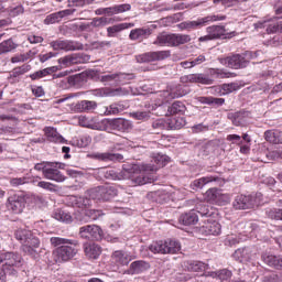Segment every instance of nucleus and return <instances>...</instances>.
Listing matches in <instances>:
<instances>
[{"label": "nucleus", "instance_id": "obj_5", "mask_svg": "<svg viewBox=\"0 0 282 282\" xmlns=\"http://www.w3.org/2000/svg\"><path fill=\"white\" fill-rule=\"evenodd\" d=\"M226 15H207L205 18H199L195 21L183 22L178 26L181 30H195L197 28H204L208 23H215V21H225Z\"/></svg>", "mask_w": 282, "mask_h": 282}, {"label": "nucleus", "instance_id": "obj_25", "mask_svg": "<svg viewBox=\"0 0 282 282\" xmlns=\"http://www.w3.org/2000/svg\"><path fill=\"white\" fill-rule=\"evenodd\" d=\"M178 221L183 224V226H194V224L199 221V216H197V212L191 210L189 213L181 215Z\"/></svg>", "mask_w": 282, "mask_h": 282}, {"label": "nucleus", "instance_id": "obj_41", "mask_svg": "<svg viewBox=\"0 0 282 282\" xmlns=\"http://www.w3.org/2000/svg\"><path fill=\"white\" fill-rule=\"evenodd\" d=\"M153 162L156 164H150L151 166H154L158 171V169H162V166H166L169 164V162H171V158H169L165 154H156L153 158Z\"/></svg>", "mask_w": 282, "mask_h": 282}, {"label": "nucleus", "instance_id": "obj_59", "mask_svg": "<svg viewBox=\"0 0 282 282\" xmlns=\"http://www.w3.org/2000/svg\"><path fill=\"white\" fill-rule=\"evenodd\" d=\"M135 76L133 74L118 73L117 74V83L124 85L129 80H133Z\"/></svg>", "mask_w": 282, "mask_h": 282}, {"label": "nucleus", "instance_id": "obj_64", "mask_svg": "<svg viewBox=\"0 0 282 282\" xmlns=\"http://www.w3.org/2000/svg\"><path fill=\"white\" fill-rule=\"evenodd\" d=\"M37 186L40 188H44V191H50L51 193H54L56 191V185L45 181H40L37 183Z\"/></svg>", "mask_w": 282, "mask_h": 282}, {"label": "nucleus", "instance_id": "obj_38", "mask_svg": "<svg viewBox=\"0 0 282 282\" xmlns=\"http://www.w3.org/2000/svg\"><path fill=\"white\" fill-rule=\"evenodd\" d=\"M147 36H151V29H135L130 32L131 41L147 39Z\"/></svg>", "mask_w": 282, "mask_h": 282}, {"label": "nucleus", "instance_id": "obj_52", "mask_svg": "<svg viewBox=\"0 0 282 282\" xmlns=\"http://www.w3.org/2000/svg\"><path fill=\"white\" fill-rule=\"evenodd\" d=\"M109 23H111V19L107 17H101V18L93 19V21L90 22V25L93 28H105V25H109Z\"/></svg>", "mask_w": 282, "mask_h": 282}, {"label": "nucleus", "instance_id": "obj_6", "mask_svg": "<svg viewBox=\"0 0 282 282\" xmlns=\"http://www.w3.org/2000/svg\"><path fill=\"white\" fill-rule=\"evenodd\" d=\"M105 232L98 225H86L79 228V237L88 241H100Z\"/></svg>", "mask_w": 282, "mask_h": 282}, {"label": "nucleus", "instance_id": "obj_51", "mask_svg": "<svg viewBox=\"0 0 282 282\" xmlns=\"http://www.w3.org/2000/svg\"><path fill=\"white\" fill-rule=\"evenodd\" d=\"M59 65H63V67H72V65H76V57L74 54L66 55L57 61Z\"/></svg>", "mask_w": 282, "mask_h": 282}, {"label": "nucleus", "instance_id": "obj_48", "mask_svg": "<svg viewBox=\"0 0 282 282\" xmlns=\"http://www.w3.org/2000/svg\"><path fill=\"white\" fill-rule=\"evenodd\" d=\"M189 83H202V85H210L213 82L203 74H189Z\"/></svg>", "mask_w": 282, "mask_h": 282}, {"label": "nucleus", "instance_id": "obj_44", "mask_svg": "<svg viewBox=\"0 0 282 282\" xmlns=\"http://www.w3.org/2000/svg\"><path fill=\"white\" fill-rule=\"evenodd\" d=\"M104 185L102 186H97L94 188H90L87 192L88 197H90V199H101L104 202Z\"/></svg>", "mask_w": 282, "mask_h": 282}, {"label": "nucleus", "instance_id": "obj_55", "mask_svg": "<svg viewBox=\"0 0 282 282\" xmlns=\"http://www.w3.org/2000/svg\"><path fill=\"white\" fill-rule=\"evenodd\" d=\"M120 111H123L122 106L119 104H111L110 106L106 107L105 115L106 116H118Z\"/></svg>", "mask_w": 282, "mask_h": 282}, {"label": "nucleus", "instance_id": "obj_39", "mask_svg": "<svg viewBox=\"0 0 282 282\" xmlns=\"http://www.w3.org/2000/svg\"><path fill=\"white\" fill-rule=\"evenodd\" d=\"M263 204V194L257 192L249 196L248 208H259Z\"/></svg>", "mask_w": 282, "mask_h": 282}, {"label": "nucleus", "instance_id": "obj_2", "mask_svg": "<svg viewBox=\"0 0 282 282\" xmlns=\"http://www.w3.org/2000/svg\"><path fill=\"white\" fill-rule=\"evenodd\" d=\"M15 239L22 243V250L25 254L33 257V259H39L36 248L41 246V240H39L31 230L18 229L15 231Z\"/></svg>", "mask_w": 282, "mask_h": 282}, {"label": "nucleus", "instance_id": "obj_18", "mask_svg": "<svg viewBox=\"0 0 282 282\" xmlns=\"http://www.w3.org/2000/svg\"><path fill=\"white\" fill-rule=\"evenodd\" d=\"M78 123L80 127H86V129H93L94 131H104L105 126H102V121H98L94 118H87L85 116H80L78 118Z\"/></svg>", "mask_w": 282, "mask_h": 282}, {"label": "nucleus", "instance_id": "obj_29", "mask_svg": "<svg viewBox=\"0 0 282 282\" xmlns=\"http://www.w3.org/2000/svg\"><path fill=\"white\" fill-rule=\"evenodd\" d=\"M227 118L229 120H231L232 124H235V127H243V124H246V118L247 115L246 112H229Z\"/></svg>", "mask_w": 282, "mask_h": 282}, {"label": "nucleus", "instance_id": "obj_27", "mask_svg": "<svg viewBox=\"0 0 282 282\" xmlns=\"http://www.w3.org/2000/svg\"><path fill=\"white\" fill-rule=\"evenodd\" d=\"M44 132L50 142H55L59 144H63V142H65V138H63V135H61L58 131H56V129L52 127L45 128Z\"/></svg>", "mask_w": 282, "mask_h": 282}, {"label": "nucleus", "instance_id": "obj_62", "mask_svg": "<svg viewBox=\"0 0 282 282\" xmlns=\"http://www.w3.org/2000/svg\"><path fill=\"white\" fill-rule=\"evenodd\" d=\"M122 175V172L116 173V171L113 170H107L104 172V176L106 177V180H124V178H120Z\"/></svg>", "mask_w": 282, "mask_h": 282}, {"label": "nucleus", "instance_id": "obj_9", "mask_svg": "<svg viewBox=\"0 0 282 282\" xmlns=\"http://www.w3.org/2000/svg\"><path fill=\"white\" fill-rule=\"evenodd\" d=\"M129 10H131V4L129 3L116 4L113 7L99 8L95 11V14L97 17H113V14H122V12H129Z\"/></svg>", "mask_w": 282, "mask_h": 282}, {"label": "nucleus", "instance_id": "obj_42", "mask_svg": "<svg viewBox=\"0 0 282 282\" xmlns=\"http://www.w3.org/2000/svg\"><path fill=\"white\" fill-rule=\"evenodd\" d=\"M54 219L64 221V224H72V215L63 209H56L53 214Z\"/></svg>", "mask_w": 282, "mask_h": 282}, {"label": "nucleus", "instance_id": "obj_49", "mask_svg": "<svg viewBox=\"0 0 282 282\" xmlns=\"http://www.w3.org/2000/svg\"><path fill=\"white\" fill-rule=\"evenodd\" d=\"M212 75L216 78H235L237 76L235 73H230L219 68L212 69Z\"/></svg>", "mask_w": 282, "mask_h": 282}, {"label": "nucleus", "instance_id": "obj_21", "mask_svg": "<svg viewBox=\"0 0 282 282\" xmlns=\"http://www.w3.org/2000/svg\"><path fill=\"white\" fill-rule=\"evenodd\" d=\"M151 265L144 260H137L130 264L129 274H142L147 272Z\"/></svg>", "mask_w": 282, "mask_h": 282}, {"label": "nucleus", "instance_id": "obj_35", "mask_svg": "<svg viewBox=\"0 0 282 282\" xmlns=\"http://www.w3.org/2000/svg\"><path fill=\"white\" fill-rule=\"evenodd\" d=\"M165 246L167 254H177L182 250V245L175 239L165 240Z\"/></svg>", "mask_w": 282, "mask_h": 282}, {"label": "nucleus", "instance_id": "obj_1", "mask_svg": "<svg viewBox=\"0 0 282 282\" xmlns=\"http://www.w3.org/2000/svg\"><path fill=\"white\" fill-rule=\"evenodd\" d=\"M158 167L151 164H123L120 180H130L134 186H144L155 182Z\"/></svg>", "mask_w": 282, "mask_h": 282}, {"label": "nucleus", "instance_id": "obj_23", "mask_svg": "<svg viewBox=\"0 0 282 282\" xmlns=\"http://www.w3.org/2000/svg\"><path fill=\"white\" fill-rule=\"evenodd\" d=\"M204 232L206 235H220L221 234V225L217 220L207 219L205 225L203 226Z\"/></svg>", "mask_w": 282, "mask_h": 282}, {"label": "nucleus", "instance_id": "obj_13", "mask_svg": "<svg viewBox=\"0 0 282 282\" xmlns=\"http://www.w3.org/2000/svg\"><path fill=\"white\" fill-rule=\"evenodd\" d=\"M51 167L44 170V177L46 180H52L53 182H65V175L58 171L61 169V163H48ZM58 166V169H56Z\"/></svg>", "mask_w": 282, "mask_h": 282}, {"label": "nucleus", "instance_id": "obj_37", "mask_svg": "<svg viewBox=\"0 0 282 282\" xmlns=\"http://www.w3.org/2000/svg\"><path fill=\"white\" fill-rule=\"evenodd\" d=\"M239 84L231 83V84H223L217 88V91L220 94V96H228V94H232V91H238Z\"/></svg>", "mask_w": 282, "mask_h": 282}, {"label": "nucleus", "instance_id": "obj_32", "mask_svg": "<svg viewBox=\"0 0 282 282\" xmlns=\"http://www.w3.org/2000/svg\"><path fill=\"white\" fill-rule=\"evenodd\" d=\"M149 250L153 252V254H167L166 252V240L154 241L149 246Z\"/></svg>", "mask_w": 282, "mask_h": 282}, {"label": "nucleus", "instance_id": "obj_30", "mask_svg": "<svg viewBox=\"0 0 282 282\" xmlns=\"http://www.w3.org/2000/svg\"><path fill=\"white\" fill-rule=\"evenodd\" d=\"M19 47V44L15 43L14 40L9 39L6 41H2L0 43V56L3 54H9V52H14Z\"/></svg>", "mask_w": 282, "mask_h": 282}, {"label": "nucleus", "instance_id": "obj_58", "mask_svg": "<svg viewBox=\"0 0 282 282\" xmlns=\"http://www.w3.org/2000/svg\"><path fill=\"white\" fill-rule=\"evenodd\" d=\"M131 118L134 120H149L151 118L150 111H134L130 113Z\"/></svg>", "mask_w": 282, "mask_h": 282}, {"label": "nucleus", "instance_id": "obj_60", "mask_svg": "<svg viewBox=\"0 0 282 282\" xmlns=\"http://www.w3.org/2000/svg\"><path fill=\"white\" fill-rule=\"evenodd\" d=\"M85 215H86V217H88V218L91 219L93 221H96V219H100V217H102V210H98V209H86V210H85Z\"/></svg>", "mask_w": 282, "mask_h": 282}, {"label": "nucleus", "instance_id": "obj_61", "mask_svg": "<svg viewBox=\"0 0 282 282\" xmlns=\"http://www.w3.org/2000/svg\"><path fill=\"white\" fill-rule=\"evenodd\" d=\"M75 55V64H83V63H89V61H91V56H89L88 54L85 53H77L74 54Z\"/></svg>", "mask_w": 282, "mask_h": 282}, {"label": "nucleus", "instance_id": "obj_14", "mask_svg": "<svg viewBox=\"0 0 282 282\" xmlns=\"http://www.w3.org/2000/svg\"><path fill=\"white\" fill-rule=\"evenodd\" d=\"M205 197L207 202H212L213 204H226L230 199L228 195L221 193V191L217 188H209L206 192Z\"/></svg>", "mask_w": 282, "mask_h": 282}, {"label": "nucleus", "instance_id": "obj_45", "mask_svg": "<svg viewBox=\"0 0 282 282\" xmlns=\"http://www.w3.org/2000/svg\"><path fill=\"white\" fill-rule=\"evenodd\" d=\"M118 195V189L111 185H104V202H109Z\"/></svg>", "mask_w": 282, "mask_h": 282}, {"label": "nucleus", "instance_id": "obj_54", "mask_svg": "<svg viewBox=\"0 0 282 282\" xmlns=\"http://www.w3.org/2000/svg\"><path fill=\"white\" fill-rule=\"evenodd\" d=\"M32 56H34V53L32 51H29L28 53L11 57V63H25V61H30Z\"/></svg>", "mask_w": 282, "mask_h": 282}, {"label": "nucleus", "instance_id": "obj_28", "mask_svg": "<svg viewBox=\"0 0 282 282\" xmlns=\"http://www.w3.org/2000/svg\"><path fill=\"white\" fill-rule=\"evenodd\" d=\"M264 140L270 144H282V133L276 130H267L264 132Z\"/></svg>", "mask_w": 282, "mask_h": 282}, {"label": "nucleus", "instance_id": "obj_7", "mask_svg": "<svg viewBox=\"0 0 282 282\" xmlns=\"http://www.w3.org/2000/svg\"><path fill=\"white\" fill-rule=\"evenodd\" d=\"M76 252H78L76 248L72 247L70 245H64L56 248L53 251V254L56 263H65V261L74 259V257H76Z\"/></svg>", "mask_w": 282, "mask_h": 282}, {"label": "nucleus", "instance_id": "obj_31", "mask_svg": "<svg viewBox=\"0 0 282 282\" xmlns=\"http://www.w3.org/2000/svg\"><path fill=\"white\" fill-rule=\"evenodd\" d=\"M264 263L274 268L275 270H282V257L281 256H265L263 258Z\"/></svg>", "mask_w": 282, "mask_h": 282}, {"label": "nucleus", "instance_id": "obj_10", "mask_svg": "<svg viewBox=\"0 0 282 282\" xmlns=\"http://www.w3.org/2000/svg\"><path fill=\"white\" fill-rule=\"evenodd\" d=\"M53 50H64V52H76V50H83V44L79 42L68 40H57L50 43Z\"/></svg>", "mask_w": 282, "mask_h": 282}, {"label": "nucleus", "instance_id": "obj_24", "mask_svg": "<svg viewBox=\"0 0 282 282\" xmlns=\"http://www.w3.org/2000/svg\"><path fill=\"white\" fill-rule=\"evenodd\" d=\"M95 158L101 162H122V160H124L122 154L109 152L97 153L95 154Z\"/></svg>", "mask_w": 282, "mask_h": 282}, {"label": "nucleus", "instance_id": "obj_16", "mask_svg": "<svg viewBox=\"0 0 282 282\" xmlns=\"http://www.w3.org/2000/svg\"><path fill=\"white\" fill-rule=\"evenodd\" d=\"M74 12H76V9H65V10L52 13L44 19V23L45 25H53V23H59V21H63L65 17H72Z\"/></svg>", "mask_w": 282, "mask_h": 282}, {"label": "nucleus", "instance_id": "obj_20", "mask_svg": "<svg viewBox=\"0 0 282 282\" xmlns=\"http://www.w3.org/2000/svg\"><path fill=\"white\" fill-rule=\"evenodd\" d=\"M213 182L220 183L221 178L219 176H213V175L204 176V177H200V178H197V180L193 181L191 183V188L193 191H198V188H202L203 186H206V184H210Z\"/></svg>", "mask_w": 282, "mask_h": 282}, {"label": "nucleus", "instance_id": "obj_63", "mask_svg": "<svg viewBox=\"0 0 282 282\" xmlns=\"http://www.w3.org/2000/svg\"><path fill=\"white\" fill-rule=\"evenodd\" d=\"M45 76H50V72L47 70V68H44L42 70H37V72L31 74L30 78L32 80H39L41 78H45Z\"/></svg>", "mask_w": 282, "mask_h": 282}, {"label": "nucleus", "instance_id": "obj_19", "mask_svg": "<svg viewBox=\"0 0 282 282\" xmlns=\"http://www.w3.org/2000/svg\"><path fill=\"white\" fill-rule=\"evenodd\" d=\"M110 127L115 131H121L122 133H124V131H131V129H133V124L131 123V121L122 118L112 119L110 121Z\"/></svg>", "mask_w": 282, "mask_h": 282}, {"label": "nucleus", "instance_id": "obj_50", "mask_svg": "<svg viewBox=\"0 0 282 282\" xmlns=\"http://www.w3.org/2000/svg\"><path fill=\"white\" fill-rule=\"evenodd\" d=\"M234 259L237 261H240V263H243L245 261H248V248H239L234 253Z\"/></svg>", "mask_w": 282, "mask_h": 282}, {"label": "nucleus", "instance_id": "obj_17", "mask_svg": "<svg viewBox=\"0 0 282 282\" xmlns=\"http://www.w3.org/2000/svg\"><path fill=\"white\" fill-rule=\"evenodd\" d=\"M111 261L115 265L124 267L133 261V257L124 250H117L111 254Z\"/></svg>", "mask_w": 282, "mask_h": 282}, {"label": "nucleus", "instance_id": "obj_15", "mask_svg": "<svg viewBox=\"0 0 282 282\" xmlns=\"http://www.w3.org/2000/svg\"><path fill=\"white\" fill-rule=\"evenodd\" d=\"M253 26L256 28V30H259V28L265 29L267 34H274L276 32H281V24L280 22H276V19L263 20L254 23Z\"/></svg>", "mask_w": 282, "mask_h": 282}, {"label": "nucleus", "instance_id": "obj_26", "mask_svg": "<svg viewBox=\"0 0 282 282\" xmlns=\"http://www.w3.org/2000/svg\"><path fill=\"white\" fill-rule=\"evenodd\" d=\"M183 268L187 272H202V270H206V264L197 260H187L183 262Z\"/></svg>", "mask_w": 282, "mask_h": 282}, {"label": "nucleus", "instance_id": "obj_36", "mask_svg": "<svg viewBox=\"0 0 282 282\" xmlns=\"http://www.w3.org/2000/svg\"><path fill=\"white\" fill-rule=\"evenodd\" d=\"M207 34H209L213 40L221 39V36H226V29L219 25L208 26Z\"/></svg>", "mask_w": 282, "mask_h": 282}, {"label": "nucleus", "instance_id": "obj_22", "mask_svg": "<svg viewBox=\"0 0 282 282\" xmlns=\"http://www.w3.org/2000/svg\"><path fill=\"white\" fill-rule=\"evenodd\" d=\"M84 252L88 259H98L102 252V249L96 243H85Z\"/></svg>", "mask_w": 282, "mask_h": 282}, {"label": "nucleus", "instance_id": "obj_34", "mask_svg": "<svg viewBox=\"0 0 282 282\" xmlns=\"http://www.w3.org/2000/svg\"><path fill=\"white\" fill-rule=\"evenodd\" d=\"M96 107H98V104H96V101L89 100H82L76 105V109L77 111H79V113H83L85 111H94Z\"/></svg>", "mask_w": 282, "mask_h": 282}, {"label": "nucleus", "instance_id": "obj_43", "mask_svg": "<svg viewBox=\"0 0 282 282\" xmlns=\"http://www.w3.org/2000/svg\"><path fill=\"white\" fill-rule=\"evenodd\" d=\"M234 208L236 210H246L248 208V196L238 195L234 202Z\"/></svg>", "mask_w": 282, "mask_h": 282}, {"label": "nucleus", "instance_id": "obj_40", "mask_svg": "<svg viewBox=\"0 0 282 282\" xmlns=\"http://www.w3.org/2000/svg\"><path fill=\"white\" fill-rule=\"evenodd\" d=\"M50 243L53 248H58V246L61 248V246H67V245L76 246L77 242L74 240H69L61 237H51Z\"/></svg>", "mask_w": 282, "mask_h": 282}, {"label": "nucleus", "instance_id": "obj_3", "mask_svg": "<svg viewBox=\"0 0 282 282\" xmlns=\"http://www.w3.org/2000/svg\"><path fill=\"white\" fill-rule=\"evenodd\" d=\"M186 43H191V35L176 33H161L154 41V45H160L161 47H180V45H186Z\"/></svg>", "mask_w": 282, "mask_h": 282}, {"label": "nucleus", "instance_id": "obj_56", "mask_svg": "<svg viewBox=\"0 0 282 282\" xmlns=\"http://www.w3.org/2000/svg\"><path fill=\"white\" fill-rule=\"evenodd\" d=\"M184 111H186V106L182 101H175L169 108L170 113H184Z\"/></svg>", "mask_w": 282, "mask_h": 282}, {"label": "nucleus", "instance_id": "obj_57", "mask_svg": "<svg viewBox=\"0 0 282 282\" xmlns=\"http://www.w3.org/2000/svg\"><path fill=\"white\" fill-rule=\"evenodd\" d=\"M269 219H275V221H282V209L273 208L267 212Z\"/></svg>", "mask_w": 282, "mask_h": 282}, {"label": "nucleus", "instance_id": "obj_33", "mask_svg": "<svg viewBox=\"0 0 282 282\" xmlns=\"http://www.w3.org/2000/svg\"><path fill=\"white\" fill-rule=\"evenodd\" d=\"M207 276H212V279H219V281H228V279L232 276V272L228 269H223L220 271L207 272Z\"/></svg>", "mask_w": 282, "mask_h": 282}, {"label": "nucleus", "instance_id": "obj_8", "mask_svg": "<svg viewBox=\"0 0 282 282\" xmlns=\"http://www.w3.org/2000/svg\"><path fill=\"white\" fill-rule=\"evenodd\" d=\"M219 63L226 67H229L230 69H241L248 65L246 53L235 54L225 58H220Z\"/></svg>", "mask_w": 282, "mask_h": 282}, {"label": "nucleus", "instance_id": "obj_46", "mask_svg": "<svg viewBox=\"0 0 282 282\" xmlns=\"http://www.w3.org/2000/svg\"><path fill=\"white\" fill-rule=\"evenodd\" d=\"M169 127L172 130L182 129V127H186V119L184 117L172 118L169 121Z\"/></svg>", "mask_w": 282, "mask_h": 282}, {"label": "nucleus", "instance_id": "obj_11", "mask_svg": "<svg viewBox=\"0 0 282 282\" xmlns=\"http://www.w3.org/2000/svg\"><path fill=\"white\" fill-rule=\"evenodd\" d=\"M171 56L170 51H158V52H149L137 56L138 63H153V61H164V58H169Z\"/></svg>", "mask_w": 282, "mask_h": 282}, {"label": "nucleus", "instance_id": "obj_47", "mask_svg": "<svg viewBox=\"0 0 282 282\" xmlns=\"http://www.w3.org/2000/svg\"><path fill=\"white\" fill-rule=\"evenodd\" d=\"M70 200L74 206H77V208H87V206H89V204H91V200H89V198H85V197L72 196Z\"/></svg>", "mask_w": 282, "mask_h": 282}, {"label": "nucleus", "instance_id": "obj_4", "mask_svg": "<svg viewBox=\"0 0 282 282\" xmlns=\"http://www.w3.org/2000/svg\"><path fill=\"white\" fill-rule=\"evenodd\" d=\"M0 263L9 274H17V268H21L23 258L17 252H0Z\"/></svg>", "mask_w": 282, "mask_h": 282}, {"label": "nucleus", "instance_id": "obj_53", "mask_svg": "<svg viewBox=\"0 0 282 282\" xmlns=\"http://www.w3.org/2000/svg\"><path fill=\"white\" fill-rule=\"evenodd\" d=\"M127 28H129L127 24L122 23V24H116L113 26H109L107 29L108 32V36L110 39H113V36H116V34H118V32H122V30H127Z\"/></svg>", "mask_w": 282, "mask_h": 282}, {"label": "nucleus", "instance_id": "obj_12", "mask_svg": "<svg viewBox=\"0 0 282 282\" xmlns=\"http://www.w3.org/2000/svg\"><path fill=\"white\" fill-rule=\"evenodd\" d=\"M7 208L11 210V213L20 215V213H23V208H25V198L19 195L10 196L8 198Z\"/></svg>", "mask_w": 282, "mask_h": 282}]
</instances>
